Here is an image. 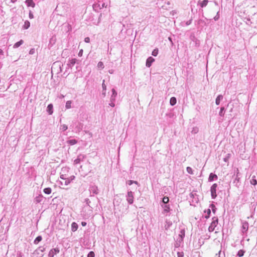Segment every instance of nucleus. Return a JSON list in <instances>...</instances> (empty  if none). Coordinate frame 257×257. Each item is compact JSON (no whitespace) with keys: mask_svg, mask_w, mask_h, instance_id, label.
<instances>
[{"mask_svg":"<svg viewBox=\"0 0 257 257\" xmlns=\"http://www.w3.org/2000/svg\"><path fill=\"white\" fill-rule=\"evenodd\" d=\"M64 66H66V68H67L69 65H52L51 67L52 73L58 74L62 72Z\"/></svg>","mask_w":257,"mask_h":257,"instance_id":"obj_1","label":"nucleus"},{"mask_svg":"<svg viewBox=\"0 0 257 257\" xmlns=\"http://www.w3.org/2000/svg\"><path fill=\"white\" fill-rule=\"evenodd\" d=\"M218 222V218L216 217H214L212 218V221L210 224V225L209 226L208 230L209 232H212L214 230L215 228L217 226Z\"/></svg>","mask_w":257,"mask_h":257,"instance_id":"obj_2","label":"nucleus"},{"mask_svg":"<svg viewBox=\"0 0 257 257\" xmlns=\"http://www.w3.org/2000/svg\"><path fill=\"white\" fill-rule=\"evenodd\" d=\"M217 187V185L216 183L213 184L210 188V191H211V195L212 199H215L216 196V189Z\"/></svg>","mask_w":257,"mask_h":257,"instance_id":"obj_3","label":"nucleus"},{"mask_svg":"<svg viewBox=\"0 0 257 257\" xmlns=\"http://www.w3.org/2000/svg\"><path fill=\"white\" fill-rule=\"evenodd\" d=\"M126 199L127 202L130 204H133L134 202V196L133 193L132 191H130L127 192V195H126Z\"/></svg>","mask_w":257,"mask_h":257,"instance_id":"obj_4","label":"nucleus"},{"mask_svg":"<svg viewBox=\"0 0 257 257\" xmlns=\"http://www.w3.org/2000/svg\"><path fill=\"white\" fill-rule=\"evenodd\" d=\"M248 228V223L247 221L242 222L241 231L244 234L246 233Z\"/></svg>","mask_w":257,"mask_h":257,"instance_id":"obj_5","label":"nucleus"},{"mask_svg":"<svg viewBox=\"0 0 257 257\" xmlns=\"http://www.w3.org/2000/svg\"><path fill=\"white\" fill-rule=\"evenodd\" d=\"M60 251L58 248H55L51 249L49 252V257H54V255L59 253Z\"/></svg>","mask_w":257,"mask_h":257,"instance_id":"obj_6","label":"nucleus"},{"mask_svg":"<svg viewBox=\"0 0 257 257\" xmlns=\"http://www.w3.org/2000/svg\"><path fill=\"white\" fill-rule=\"evenodd\" d=\"M89 191L90 193H92L93 194H97L99 193V190L97 186L95 185H92L90 187Z\"/></svg>","mask_w":257,"mask_h":257,"instance_id":"obj_7","label":"nucleus"},{"mask_svg":"<svg viewBox=\"0 0 257 257\" xmlns=\"http://www.w3.org/2000/svg\"><path fill=\"white\" fill-rule=\"evenodd\" d=\"M63 180L64 181H60V184L61 186H67L71 182V180H70L69 178H66L65 179Z\"/></svg>","mask_w":257,"mask_h":257,"instance_id":"obj_8","label":"nucleus"},{"mask_svg":"<svg viewBox=\"0 0 257 257\" xmlns=\"http://www.w3.org/2000/svg\"><path fill=\"white\" fill-rule=\"evenodd\" d=\"M162 207L164 208L163 212L164 213H168L170 211V207L169 205L167 204H162Z\"/></svg>","mask_w":257,"mask_h":257,"instance_id":"obj_9","label":"nucleus"},{"mask_svg":"<svg viewBox=\"0 0 257 257\" xmlns=\"http://www.w3.org/2000/svg\"><path fill=\"white\" fill-rule=\"evenodd\" d=\"M112 95L110 97V101H114L115 100V97L117 95V92L114 90V89H112Z\"/></svg>","mask_w":257,"mask_h":257,"instance_id":"obj_10","label":"nucleus"},{"mask_svg":"<svg viewBox=\"0 0 257 257\" xmlns=\"http://www.w3.org/2000/svg\"><path fill=\"white\" fill-rule=\"evenodd\" d=\"M223 95H222L221 94L218 95V96L217 97V98H216V100H215L216 104L217 105H219L220 103L221 100H222L223 99Z\"/></svg>","mask_w":257,"mask_h":257,"instance_id":"obj_11","label":"nucleus"},{"mask_svg":"<svg viewBox=\"0 0 257 257\" xmlns=\"http://www.w3.org/2000/svg\"><path fill=\"white\" fill-rule=\"evenodd\" d=\"M84 158V156L83 155H79L78 156L77 158L75 159L74 161L75 164H78L80 163L81 160H82Z\"/></svg>","mask_w":257,"mask_h":257,"instance_id":"obj_12","label":"nucleus"},{"mask_svg":"<svg viewBox=\"0 0 257 257\" xmlns=\"http://www.w3.org/2000/svg\"><path fill=\"white\" fill-rule=\"evenodd\" d=\"M53 106L52 104H49L47 108V111L49 114H52L53 112Z\"/></svg>","mask_w":257,"mask_h":257,"instance_id":"obj_13","label":"nucleus"},{"mask_svg":"<svg viewBox=\"0 0 257 257\" xmlns=\"http://www.w3.org/2000/svg\"><path fill=\"white\" fill-rule=\"evenodd\" d=\"M214 179H217V176L213 173H210L208 178L209 181H212Z\"/></svg>","mask_w":257,"mask_h":257,"instance_id":"obj_14","label":"nucleus"},{"mask_svg":"<svg viewBox=\"0 0 257 257\" xmlns=\"http://www.w3.org/2000/svg\"><path fill=\"white\" fill-rule=\"evenodd\" d=\"M26 3L28 7H32L34 8L35 6V4L33 2V0H27Z\"/></svg>","mask_w":257,"mask_h":257,"instance_id":"obj_15","label":"nucleus"},{"mask_svg":"<svg viewBox=\"0 0 257 257\" xmlns=\"http://www.w3.org/2000/svg\"><path fill=\"white\" fill-rule=\"evenodd\" d=\"M177 102V100H176V97H172L171 98H170V105H172V106H174V105L176 104Z\"/></svg>","mask_w":257,"mask_h":257,"instance_id":"obj_16","label":"nucleus"},{"mask_svg":"<svg viewBox=\"0 0 257 257\" xmlns=\"http://www.w3.org/2000/svg\"><path fill=\"white\" fill-rule=\"evenodd\" d=\"M78 229V225L75 222H73L71 224V230L74 232Z\"/></svg>","mask_w":257,"mask_h":257,"instance_id":"obj_17","label":"nucleus"},{"mask_svg":"<svg viewBox=\"0 0 257 257\" xmlns=\"http://www.w3.org/2000/svg\"><path fill=\"white\" fill-rule=\"evenodd\" d=\"M250 183L251 184H252L253 185H256L257 184V181L256 180L255 176H253L252 177V178L250 181Z\"/></svg>","mask_w":257,"mask_h":257,"instance_id":"obj_18","label":"nucleus"},{"mask_svg":"<svg viewBox=\"0 0 257 257\" xmlns=\"http://www.w3.org/2000/svg\"><path fill=\"white\" fill-rule=\"evenodd\" d=\"M24 43V41L21 40H20V41L16 43L14 45V48H18L19 46H20L21 45H22Z\"/></svg>","mask_w":257,"mask_h":257,"instance_id":"obj_19","label":"nucleus"},{"mask_svg":"<svg viewBox=\"0 0 257 257\" xmlns=\"http://www.w3.org/2000/svg\"><path fill=\"white\" fill-rule=\"evenodd\" d=\"M155 61L154 58L152 57H150L147 60L146 64H151Z\"/></svg>","mask_w":257,"mask_h":257,"instance_id":"obj_20","label":"nucleus"},{"mask_svg":"<svg viewBox=\"0 0 257 257\" xmlns=\"http://www.w3.org/2000/svg\"><path fill=\"white\" fill-rule=\"evenodd\" d=\"M67 142L68 144H69L70 145H74L77 144V141L75 139H72V140L67 141Z\"/></svg>","mask_w":257,"mask_h":257,"instance_id":"obj_21","label":"nucleus"},{"mask_svg":"<svg viewBox=\"0 0 257 257\" xmlns=\"http://www.w3.org/2000/svg\"><path fill=\"white\" fill-rule=\"evenodd\" d=\"M42 239V237L41 236H37L34 241V243L35 244H37L40 241H41Z\"/></svg>","mask_w":257,"mask_h":257,"instance_id":"obj_22","label":"nucleus"},{"mask_svg":"<svg viewBox=\"0 0 257 257\" xmlns=\"http://www.w3.org/2000/svg\"><path fill=\"white\" fill-rule=\"evenodd\" d=\"M71 104H72V101L68 100L66 102V105H65V108L66 109H70L71 108Z\"/></svg>","mask_w":257,"mask_h":257,"instance_id":"obj_23","label":"nucleus"},{"mask_svg":"<svg viewBox=\"0 0 257 257\" xmlns=\"http://www.w3.org/2000/svg\"><path fill=\"white\" fill-rule=\"evenodd\" d=\"M83 128V124L81 123H79L76 126V128L78 132H80Z\"/></svg>","mask_w":257,"mask_h":257,"instance_id":"obj_24","label":"nucleus"},{"mask_svg":"<svg viewBox=\"0 0 257 257\" xmlns=\"http://www.w3.org/2000/svg\"><path fill=\"white\" fill-rule=\"evenodd\" d=\"M224 110H225L224 107H221L220 108V111L219 112V115L220 116H221V117L224 116Z\"/></svg>","mask_w":257,"mask_h":257,"instance_id":"obj_25","label":"nucleus"},{"mask_svg":"<svg viewBox=\"0 0 257 257\" xmlns=\"http://www.w3.org/2000/svg\"><path fill=\"white\" fill-rule=\"evenodd\" d=\"M169 199L168 197H164L163 198V199H162V202H163V204H167V203L169 202Z\"/></svg>","mask_w":257,"mask_h":257,"instance_id":"obj_26","label":"nucleus"},{"mask_svg":"<svg viewBox=\"0 0 257 257\" xmlns=\"http://www.w3.org/2000/svg\"><path fill=\"white\" fill-rule=\"evenodd\" d=\"M44 192L46 194H50L51 193L52 190L50 188H46L43 190Z\"/></svg>","mask_w":257,"mask_h":257,"instance_id":"obj_27","label":"nucleus"},{"mask_svg":"<svg viewBox=\"0 0 257 257\" xmlns=\"http://www.w3.org/2000/svg\"><path fill=\"white\" fill-rule=\"evenodd\" d=\"M30 22L29 21H27L24 23V28L25 29H28L30 27Z\"/></svg>","mask_w":257,"mask_h":257,"instance_id":"obj_28","label":"nucleus"},{"mask_svg":"<svg viewBox=\"0 0 257 257\" xmlns=\"http://www.w3.org/2000/svg\"><path fill=\"white\" fill-rule=\"evenodd\" d=\"M245 251L242 250V249H240L239 250L238 252H237V255L239 256V257H241L243 255H244V253Z\"/></svg>","mask_w":257,"mask_h":257,"instance_id":"obj_29","label":"nucleus"},{"mask_svg":"<svg viewBox=\"0 0 257 257\" xmlns=\"http://www.w3.org/2000/svg\"><path fill=\"white\" fill-rule=\"evenodd\" d=\"M208 1L207 0H204L203 1L201 4H200V6L203 8L204 7H205L207 6V4H208Z\"/></svg>","mask_w":257,"mask_h":257,"instance_id":"obj_30","label":"nucleus"},{"mask_svg":"<svg viewBox=\"0 0 257 257\" xmlns=\"http://www.w3.org/2000/svg\"><path fill=\"white\" fill-rule=\"evenodd\" d=\"M68 128L67 125L66 124H63L60 126V130L63 131H65Z\"/></svg>","mask_w":257,"mask_h":257,"instance_id":"obj_31","label":"nucleus"},{"mask_svg":"<svg viewBox=\"0 0 257 257\" xmlns=\"http://www.w3.org/2000/svg\"><path fill=\"white\" fill-rule=\"evenodd\" d=\"M185 236V232L184 231H181V234H179V237L180 238V240L179 241H182L183 237Z\"/></svg>","mask_w":257,"mask_h":257,"instance_id":"obj_32","label":"nucleus"},{"mask_svg":"<svg viewBox=\"0 0 257 257\" xmlns=\"http://www.w3.org/2000/svg\"><path fill=\"white\" fill-rule=\"evenodd\" d=\"M187 172L190 174H193L192 169L190 167H187L186 168Z\"/></svg>","mask_w":257,"mask_h":257,"instance_id":"obj_33","label":"nucleus"},{"mask_svg":"<svg viewBox=\"0 0 257 257\" xmlns=\"http://www.w3.org/2000/svg\"><path fill=\"white\" fill-rule=\"evenodd\" d=\"M158 54V49H154L153 52H152V55L154 56H156Z\"/></svg>","mask_w":257,"mask_h":257,"instance_id":"obj_34","label":"nucleus"},{"mask_svg":"<svg viewBox=\"0 0 257 257\" xmlns=\"http://www.w3.org/2000/svg\"><path fill=\"white\" fill-rule=\"evenodd\" d=\"M42 200V197L41 196H38L36 197L35 198V201L37 203H39Z\"/></svg>","mask_w":257,"mask_h":257,"instance_id":"obj_35","label":"nucleus"},{"mask_svg":"<svg viewBox=\"0 0 257 257\" xmlns=\"http://www.w3.org/2000/svg\"><path fill=\"white\" fill-rule=\"evenodd\" d=\"M87 257H94V253L93 251H90L88 255H87Z\"/></svg>","mask_w":257,"mask_h":257,"instance_id":"obj_36","label":"nucleus"},{"mask_svg":"<svg viewBox=\"0 0 257 257\" xmlns=\"http://www.w3.org/2000/svg\"><path fill=\"white\" fill-rule=\"evenodd\" d=\"M177 257H184V253L183 252H178Z\"/></svg>","mask_w":257,"mask_h":257,"instance_id":"obj_37","label":"nucleus"},{"mask_svg":"<svg viewBox=\"0 0 257 257\" xmlns=\"http://www.w3.org/2000/svg\"><path fill=\"white\" fill-rule=\"evenodd\" d=\"M133 183H136V184H137V181H132V180H130L128 181V185H131L132 184H133Z\"/></svg>","mask_w":257,"mask_h":257,"instance_id":"obj_38","label":"nucleus"},{"mask_svg":"<svg viewBox=\"0 0 257 257\" xmlns=\"http://www.w3.org/2000/svg\"><path fill=\"white\" fill-rule=\"evenodd\" d=\"M60 178L62 180L65 179L66 178L65 175L62 174V173H61Z\"/></svg>","mask_w":257,"mask_h":257,"instance_id":"obj_39","label":"nucleus"},{"mask_svg":"<svg viewBox=\"0 0 257 257\" xmlns=\"http://www.w3.org/2000/svg\"><path fill=\"white\" fill-rule=\"evenodd\" d=\"M207 215H208L205 216V217H206V218H208V217H209V215H210V213H211V210H210V209H207Z\"/></svg>","mask_w":257,"mask_h":257,"instance_id":"obj_40","label":"nucleus"},{"mask_svg":"<svg viewBox=\"0 0 257 257\" xmlns=\"http://www.w3.org/2000/svg\"><path fill=\"white\" fill-rule=\"evenodd\" d=\"M211 207H212V211L214 213L215 211V209H216L215 206L213 204H211Z\"/></svg>","mask_w":257,"mask_h":257,"instance_id":"obj_41","label":"nucleus"},{"mask_svg":"<svg viewBox=\"0 0 257 257\" xmlns=\"http://www.w3.org/2000/svg\"><path fill=\"white\" fill-rule=\"evenodd\" d=\"M104 80H103V83H102V88H103V90H106V85H105V84H104Z\"/></svg>","mask_w":257,"mask_h":257,"instance_id":"obj_42","label":"nucleus"},{"mask_svg":"<svg viewBox=\"0 0 257 257\" xmlns=\"http://www.w3.org/2000/svg\"><path fill=\"white\" fill-rule=\"evenodd\" d=\"M84 41L86 42V43H89L90 42V39L89 37H86L84 39Z\"/></svg>","mask_w":257,"mask_h":257,"instance_id":"obj_43","label":"nucleus"},{"mask_svg":"<svg viewBox=\"0 0 257 257\" xmlns=\"http://www.w3.org/2000/svg\"><path fill=\"white\" fill-rule=\"evenodd\" d=\"M29 18H30V19H33V18H34V16H33V14L32 13V12H30L29 13Z\"/></svg>","mask_w":257,"mask_h":257,"instance_id":"obj_44","label":"nucleus"},{"mask_svg":"<svg viewBox=\"0 0 257 257\" xmlns=\"http://www.w3.org/2000/svg\"><path fill=\"white\" fill-rule=\"evenodd\" d=\"M38 250H40L41 251V252H43L44 250H45V248L44 247H40L38 249Z\"/></svg>","mask_w":257,"mask_h":257,"instance_id":"obj_45","label":"nucleus"},{"mask_svg":"<svg viewBox=\"0 0 257 257\" xmlns=\"http://www.w3.org/2000/svg\"><path fill=\"white\" fill-rule=\"evenodd\" d=\"M67 171H68V169L67 168H63L62 169V172H65Z\"/></svg>","mask_w":257,"mask_h":257,"instance_id":"obj_46","label":"nucleus"},{"mask_svg":"<svg viewBox=\"0 0 257 257\" xmlns=\"http://www.w3.org/2000/svg\"><path fill=\"white\" fill-rule=\"evenodd\" d=\"M109 105H110L111 107H114L115 104L113 103V101H111V102L109 103Z\"/></svg>","mask_w":257,"mask_h":257,"instance_id":"obj_47","label":"nucleus"},{"mask_svg":"<svg viewBox=\"0 0 257 257\" xmlns=\"http://www.w3.org/2000/svg\"><path fill=\"white\" fill-rule=\"evenodd\" d=\"M70 179V180H71V182L75 178V176H71L70 178H69Z\"/></svg>","mask_w":257,"mask_h":257,"instance_id":"obj_48","label":"nucleus"},{"mask_svg":"<svg viewBox=\"0 0 257 257\" xmlns=\"http://www.w3.org/2000/svg\"><path fill=\"white\" fill-rule=\"evenodd\" d=\"M82 52H83V50H81L79 53V56H81L82 54Z\"/></svg>","mask_w":257,"mask_h":257,"instance_id":"obj_49","label":"nucleus"},{"mask_svg":"<svg viewBox=\"0 0 257 257\" xmlns=\"http://www.w3.org/2000/svg\"><path fill=\"white\" fill-rule=\"evenodd\" d=\"M81 224H82V225L84 226L86 225V223L85 222H82Z\"/></svg>","mask_w":257,"mask_h":257,"instance_id":"obj_50","label":"nucleus"},{"mask_svg":"<svg viewBox=\"0 0 257 257\" xmlns=\"http://www.w3.org/2000/svg\"><path fill=\"white\" fill-rule=\"evenodd\" d=\"M34 52V49H31L30 51V54H33Z\"/></svg>","mask_w":257,"mask_h":257,"instance_id":"obj_51","label":"nucleus"},{"mask_svg":"<svg viewBox=\"0 0 257 257\" xmlns=\"http://www.w3.org/2000/svg\"><path fill=\"white\" fill-rule=\"evenodd\" d=\"M102 66V65H100V66L101 67V68H100V69H102V68H103V67H101Z\"/></svg>","mask_w":257,"mask_h":257,"instance_id":"obj_52","label":"nucleus"},{"mask_svg":"<svg viewBox=\"0 0 257 257\" xmlns=\"http://www.w3.org/2000/svg\"><path fill=\"white\" fill-rule=\"evenodd\" d=\"M98 64H102V62L98 63Z\"/></svg>","mask_w":257,"mask_h":257,"instance_id":"obj_53","label":"nucleus"},{"mask_svg":"<svg viewBox=\"0 0 257 257\" xmlns=\"http://www.w3.org/2000/svg\"><path fill=\"white\" fill-rule=\"evenodd\" d=\"M102 94H103L104 95H105V92H103V93H102Z\"/></svg>","mask_w":257,"mask_h":257,"instance_id":"obj_54","label":"nucleus"},{"mask_svg":"<svg viewBox=\"0 0 257 257\" xmlns=\"http://www.w3.org/2000/svg\"><path fill=\"white\" fill-rule=\"evenodd\" d=\"M109 72H110V73H112V72H111L110 71H109Z\"/></svg>","mask_w":257,"mask_h":257,"instance_id":"obj_55","label":"nucleus"}]
</instances>
